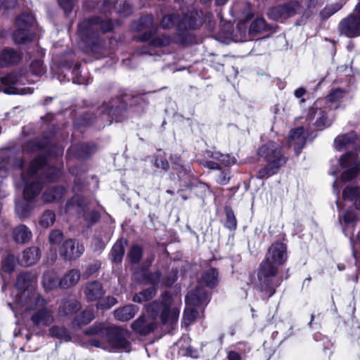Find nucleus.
<instances>
[{
  "label": "nucleus",
  "mask_w": 360,
  "mask_h": 360,
  "mask_svg": "<svg viewBox=\"0 0 360 360\" xmlns=\"http://www.w3.org/2000/svg\"><path fill=\"white\" fill-rule=\"evenodd\" d=\"M23 151L37 153V157L30 164L27 171L21 173V186H24L23 198L16 200L15 212L20 217H27L32 210L33 202L42 189L44 181H54L61 175L60 169L47 164L48 158L59 157L63 154L61 146H52L49 139H35L27 142Z\"/></svg>",
  "instance_id": "obj_1"
},
{
  "label": "nucleus",
  "mask_w": 360,
  "mask_h": 360,
  "mask_svg": "<svg viewBox=\"0 0 360 360\" xmlns=\"http://www.w3.org/2000/svg\"><path fill=\"white\" fill-rule=\"evenodd\" d=\"M288 258L287 247L281 242L273 243L268 249L265 259L261 263L257 274V288L271 297L276 288L281 284L278 277V265L285 262Z\"/></svg>",
  "instance_id": "obj_2"
},
{
  "label": "nucleus",
  "mask_w": 360,
  "mask_h": 360,
  "mask_svg": "<svg viewBox=\"0 0 360 360\" xmlns=\"http://www.w3.org/2000/svg\"><path fill=\"white\" fill-rule=\"evenodd\" d=\"M8 305L15 317L18 314H29L31 322L36 327H47L54 322V309L48 305L47 301L40 295H34L18 307H13L9 302Z\"/></svg>",
  "instance_id": "obj_3"
},
{
  "label": "nucleus",
  "mask_w": 360,
  "mask_h": 360,
  "mask_svg": "<svg viewBox=\"0 0 360 360\" xmlns=\"http://www.w3.org/2000/svg\"><path fill=\"white\" fill-rule=\"evenodd\" d=\"M181 298L165 292L161 302H153L148 306V311L158 317L162 330L169 333L176 329L180 313Z\"/></svg>",
  "instance_id": "obj_4"
},
{
  "label": "nucleus",
  "mask_w": 360,
  "mask_h": 360,
  "mask_svg": "<svg viewBox=\"0 0 360 360\" xmlns=\"http://www.w3.org/2000/svg\"><path fill=\"white\" fill-rule=\"evenodd\" d=\"M110 20H102L98 18L85 20L78 25V33L85 45V51L94 54H101L104 50V42L99 38V30L102 33L111 31Z\"/></svg>",
  "instance_id": "obj_5"
},
{
  "label": "nucleus",
  "mask_w": 360,
  "mask_h": 360,
  "mask_svg": "<svg viewBox=\"0 0 360 360\" xmlns=\"http://www.w3.org/2000/svg\"><path fill=\"white\" fill-rule=\"evenodd\" d=\"M86 335H98L105 338L108 349L113 352H130V332L119 326L105 327L103 324H95L84 331Z\"/></svg>",
  "instance_id": "obj_6"
},
{
  "label": "nucleus",
  "mask_w": 360,
  "mask_h": 360,
  "mask_svg": "<svg viewBox=\"0 0 360 360\" xmlns=\"http://www.w3.org/2000/svg\"><path fill=\"white\" fill-rule=\"evenodd\" d=\"M258 155L266 162V165L258 171V179H266L276 174L287 162V158L282 153V146L272 141L263 145L259 149Z\"/></svg>",
  "instance_id": "obj_7"
},
{
  "label": "nucleus",
  "mask_w": 360,
  "mask_h": 360,
  "mask_svg": "<svg viewBox=\"0 0 360 360\" xmlns=\"http://www.w3.org/2000/svg\"><path fill=\"white\" fill-rule=\"evenodd\" d=\"M359 171L358 157L356 153L348 152L342 155L337 165L333 166L330 174L337 177L333 183V191L339 195L341 186L340 182H346L354 179Z\"/></svg>",
  "instance_id": "obj_8"
},
{
  "label": "nucleus",
  "mask_w": 360,
  "mask_h": 360,
  "mask_svg": "<svg viewBox=\"0 0 360 360\" xmlns=\"http://www.w3.org/2000/svg\"><path fill=\"white\" fill-rule=\"evenodd\" d=\"M212 16L209 13L204 15L202 11L192 8L181 20L179 19V15H165L161 20V25L164 29H169L176 25L179 30H195L207 20L210 21Z\"/></svg>",
  "instance_id": "obj_9"
},
{
  "label": "nucleus",
  "mask_w": 360,
  "mask_h": 360,
  "mask_svg": "<svg viewBox=\"0 0 360 360\" xmlns=\"http://www.w3.org/2000/svg\"><path fill=\"white\" fill-rule=\"evenodd\" d=\"M210 301L208 293L201 287L189 292L186 296V308L184 312L185 324L189 325L196 319L198 312L197 307L207 304Z\"/></svg>",
  "instance_id": "obj_10"
},
{
  "label": "nucleus",
  "mask_w": 360,
  "mask_h": 360,
  "mask_svg": "<svg viewBox=\"0 0 360 360\" xmlns=\"http://www.w3.org/2000/svg\"><path fill=\"white\" fill-rule=\"evenodd\" d=\"M27 82L26 74L21 70L18 73H9L0 78V91L7 94H31L34 89L30 86L22 87Z\"/></svg>",
  "instance_id": "obj_11"
},
{
  "label": "nucleus",
  "mask_w": 360,
  "mask_h": 360,
  "mask_svg": "<svg viewBox=\"0 0 360 360\" xmlns=\"http://www.w3.org/2000/svg\"><path fill=\"white\" fill-rule=\"evenodd\" d=\"M17 293L14 298V306L18 307L34 295H39L35 290L34 278L31 274L23 272L18 275L15 283Z\"/></svg>",
  "instance_id": "obj_12"
},
{
  "label": "nucleus",
  "mask_w": 360,
  "mask_h": 360,
  "mask_svg": "<svg viewBox=\"0 0 360 360\" xmlns=\"http://www.w3.org/2000/svg\"><path fill=\"white\" fill-rule=\"evenodd\" d=\"M128 99L129 96L125 95L112 98L110 101L103 103L98 109V117L102 120H106L108 122V124L112 122L109 119L110 117L115 119L116 122L120 121V117L127 108L126 103Z\"/></svg>",
  "instance_id": "obj_13"
},
{
  "label": "nucleus",
  "mask_w": 360,
  "mask_h": 360,
  "mask_svg": "<svg viewBox=\"0 0 360 360\" xmlns=\"http://www.w3.org/2000/svg\"><path fill=\"white\" fill-rule=\"evenodd\" d=\"M157 29L155 30H149L145 32L141 37V41H149L148 46H143L137 49L136 53L139 55H153V49L155 48H161L170 44L172 39L167 35L156 36Z\"/></svg>",
  "instance_id": "obj_14"
},
{
  "label": "nucleus",
  "mask_w": 360,
  "mask_h": 360,
  "mask_svg": "<svg viewBox=\"0 0 360 360\" xmlns=\"http://www.w3.org/2000/svg\"><path fill=\"white\" fill-rule=\"evenodd\" d=\"M302 6L298 1H292L288 3L271 8L268 11V16L276 21H283L292 18L300 13Z\"/></svg>",
  "instance_id": "obj_15"
},
{
  "label": "nucleus",
  "mask_w": 360,
  "mask_h": 360,
  "mask_svg": "<svg viewBox=\"0 0 360 360\" xmlns=\"http://www.w3.org/2000/svg\"><path fill=\"white\" fill-rule=\"evenodd\" d=\"M356 15H350L342 19L338 25L341 34L353 38L360 35V2L356 5Z\"/></svg>",
  "instance_id": "obj_16"
},
{
  "label": "nucleus",
  "mask_w": 360,
  "mask_h": 360,
  "mask_svg": "<svg viewBox=\"0 0 360 360\" xmlns=\"http://www.w3.org/2000/svg\"><path fill=\"white\" fill-rule=\"evenodd\" d=\"M206 156L212 160L206 161L203 165L210 169L221 170L222 167H230L236 162L234 158L216 150H207Z\"/></svg>",
  "instance_id": "obj_17"
},
{
  "label": "nucleus",
  "mask_w": 360,
  "mask_h": 360,
  "mask_svg": "<svg viewBox=\"0 0 360 360\" xmlns=\"http://www.w3.org/2000/svg\"><path fill=\"white\" fill-rule=\"evenodd\" d=\"M308 119L316 127L320 129L328 127L333 123V119L328 117L326 109L321 108L319 101L309 109Z\"/></svg>",
  "instance_id": "obj_18"
},
{
  "label": "nucleus",
  "mask_w": 360,
  "mask_h": 360,
  "mask_svg": "<svg viewBox=\"0 0 360 360\" xmlns=\"http://www.w3.org/2000/svg\"><path fill=\"white\" fill-rule=\"evenodd\" d=\"M84 252L83 245L74 239L66 240L59 249L60 255L68 261L79 258Z\"/></svg>",
  "instance_id": "obj_19"
},
{
  "label": "nucleus",
  "mask_w": 360,
  "mask_h": 360,
  "mask_svg": "<svg viewBox=\"0 0 360 360\" xmlns=\"http://www.w3.org/2000/svg\"><path fill=\"white\" fill-rule=\"evenodd\" d=\"M86 210H88L87 203L79 195H75L68 200L65 207L66 214L79 217H84Z\"/></svg>",
  "instance_id": "obj_20"
},
{
  "label": "nucleus",
  "mask_w": 360,
  "mask_h": 360,
  "mask_svg": "<svg viewBox=\"0 0 360 360\" xmlns=\"http://www.w3.org/2000/svg\"><path fill=\"white\" fill-rule=\"evenodd\" d=\"M86 299L89 302L100 300L105 294L103 286L100 281H94L86 283L82 288Z\"/></svg>",
  "instance_id": "obj_21"
},
{
  "label": "nucleus",
  "mask_w": 360,
  "mask_h": 360,
  "mask_svg": "<svg viewBox=\"0 0 360 360\" xmlns=\"http://www.w3.org/2000/svg\"><path fill=\"white\" fill-rule=\"evenodd\" d=\"M288 142L290 146L294 147L295 152L298 155L306 143L304 129L301 127L291 130L288 138Z\"/></svg>",
  "instance_id": "obj_22"
},
{
  "label": "nucleus",
  "mask_w": 360,
  "mask_h": 360,
  "mask_svg": "<svg viewBox=\"0 0 360 360\" xmlns=\"http://www.w3.org/2000/svg\"><path fill=\"white\" fill-rule=\"evenodd\" d=\"M157 325L154 321H147L144 316H139L132 322L131 328L141 335H147L152 333Z\"/></svg>",
  "instance_id": "obj_23"
},
{
  "label": "nucleus",
  "mask_w": 360,
  "mask_h": 360,
  "mask_svg": "<svg viewBox=\"0 0 360 360\" xmlns=\"http://www.w3.org/2000/svg\"><path fill=\"white\" fill-rule=\"evenodd\" d=\"M21 60L20 53L10 48L0 50V67L6 68L17 64Z\"/></svg>",
  "instance_id": "obj_24"
},
{
  "label": "nucleus",
  "mask_w": 360,
  "mask_h": 360,
  "mask_svg": "<svg viewBox=\"0 0 360 360\" xmlns=\"http://www.w3.org/2000/svg\"><path fill=\"white\" fill-rule=\"evenodd\" d=\"M357 136L354 131L338 136L334 140V146L338 150L352 148L356 145Z\"/></svg>",
  "instance_id": "obj_25"
},
{
  "label": "nucleus",
  "mask_w": 360,
  "mask_h": 360,
  "mask_svg": "<svg viewBox=\"0 0 360 360\" xmlns=\"http://www.w3.org/2000/svg\"><path fill=\"white\" fill-rule=\"evenodd\" d=\"M139 309V307L135 304H127L115 309L114 317L120 321H128L135 316Z\"/></svg>",
  "instance_id": "obj_26"
},
{
  "label": "nucleus",
  "mask_w": 360,
  "mask_h": 360,
  "mask_svg": "<svg viewBox=\"0 0 360 360\" xmlns=\"http://www.w3.org/2000/svg\"><path fill=\"white\" fill-rule=\"evenodd\" d=\"M96 150L94 145L88 143H79L72 145L68 150L69 155H74L79 159H85L88 158Z\"/></svg>",
  "instance_id": "obj_27"
},
{
  "label": "nucleus",
  "mask_w": 360,
  "mask_h": 360,
  "mask_svg": "<svg viewBox=\"0 0 360 360\" xmlns=\"http://www.w3.org/2000/svg\"><path fill=\"white\" fill-rule=\"evenodd\" d=\"M66 193V189L61 186H53L48 188L42 195L46 202H54L60 200Z\"/></svg>",
  "instance_id": "obj_28"
},
{
  "label": "nucleus",
  "mask_w": 360,
  "mask_h": 360,
  "mask_svg": "<svg viewBox=\"0 0 360 360\" xmlns=\"http://www.w3.org/2000/svg\"><path fill=\"white\" fill-rule=\"evenodd\" d=\"M190 338L187 335L182 336L178 340L176 346L179 348V354L196 359L199 356V352L190 346Z\"/></svg>",
  "instance_id": "obj_29"
},
{
  "label": "nucleus",
  "mask_w": 360,
  "mask_h": 360,
  "mask_svg": "<svg viewBox=\"0 0 360 360\" xmlns=\"http://www.w3.org/2000/svg\"><path fill=\"white\" fill-rule=\"evenodd\" d=\"M13 236L16 243L24 244L31 240L32 233L27 226L20 224L13 229Z\"/></svg>",
  "instance_id": "obj_30"
},
{
  "label": "nucleus",
  "mask_w": 360,
  "mask_h": 360,
  "mask_svg": "<svg viewBox=\"0 0 360 360\" xmlns=\"http://www.w3.org/2000/svg\"><path fill=\"white\" fill-rule=\"evenodd\" d=\"M80 271L78 269H71L68 271L60 280V286L63 288H68L75 285L80 279Z\"/></svg>",
  "instance_id": "obj_31"
},
{
  "label": "nucleus",
  "mask_w": 360,
  "mask_h": 360,
  "mask_svg": "<svg viewBox=\"0 0 360 360\" xmlns=\"http://www.w3.org/2000/svg\"><path fill=\"white\" fill-rule=\"evenodd\" d=\"M57 273L54 270H48L44 272L42 277V284L46 290H51L60 286Z\"/></svg>",
  "instance_id": "obj_32"
},
{
  "label": "nucleus",
  "mask_w": 360,
  "mask_h": 360,
  "mask_svg": "<svg viewBox=\"0 0 360 360\" xmlns=\"http://www.w3.org/2000/svg\"><path fill=\"white\" fill-rule=\"evenodd\" d=\"M40 257L39 250L37 247H32L26 249L21 258V262L26 266L34 264Z\"/></svg>",
  "instance_id": "obj_33"
},
{
  "label": "nucleus",
  "mask_w": 360,
  "mask_h": 360,
  "mask_svg": "<svg viewBox=\"0 0 360 360\" xmlns=\"http://www.w3.org/2000/svg\"><path fill=\"white\" fill-rule=\"evenodd\" d=\"M342 200L354 201L356 208L360 210V187H346L342 192Z\"/></svg>",
  "instance_id": "obj_34"
},
{
  "label": "nucleus",
  "mask_w": 360,
  "mask_h": 360,
  "mask_svg": "<svg viewBox=\"0 0 360 360\" xmlns=\"http://www.w3.org/2000/svg\"><path fill=\"white\" fill-rule=\"evenodd\" d=\"M81 309V304L77 300L64 302L59 307V314L62 316L72 314Z\"/></svg>",
  "instance_id": "obj_35"
},
{
  "label": "nucleus",
  "mask_w": 360,
  "mask_h": 360,
  "mask_svg": "<svg viewBox=\"0 0 360 360\" xmlns=\"http://www.w3.org/2000/svg\"><path fill=\"white\" fill-rule=\"evenodd\" d=\"M126 241L118 240L112 246L111 250L112 262L120 263L122 262L124 254V245Z\"/></svg>",
  "instance_id": "obj_36"
},
{
  "label": "nucleus",
  "mask_w": 360,
  "mask_h": 360,
  "mask_svg": "<svg viewBox=\"0 0 360 360\" xmlns=\"http://www.w3.org/2000/svg\"><path fill=\"white\" fill-rule=\"evenodd\" d=\"M94 319L93 309H86L75 318L73 327H81L90 323Z\"/></svg>",
  "instance_id": "obj_37"
},
{
  "label": "nucleus",
  "mask_w": 360,
  "mask_h": 360,
  "mask_svg": "<svg viewBox=\"0 0 360 360\" xmlns=\"http://www.w3.org/2000/svg\"><path fill=\"white\" fill-rule=\"evenodd\" d=\"M49 335L64 342H69L71 340V337L68 330L65 328L60 327L58 326H53L51 327L49 330Z\"/></svg>",
  "instance_id": "obj_38"
},
{
  "label": "nucleus",
  "mask_w": 360,
  "mask_h": 360,
  "mask_svg": "<svg viewBox=\"0 0 360 360\" xmlns=\"http://www.w3.org/2000/svg\"><path fill=\"white\" fill-rule=\"evenodd\" d=\"M33 39V34L29 29L19 28L13 33V39L15 44H22Z\"/></svg>",
  "instance_id": "obj_39"
},
{
  "label": "nucleus",
  "mask_w": 360,
  "mask_h": 360,
  "mask_svg": "<svg viewBox=\"0 0 360 360\" xmlns=\"http://www.w3.org/2000/svg\"><path fill=\"white\" fill-rule=\"evenodd\" d=\"M201 281L210 288H214L218 283V273L215 269H210L201 276Z\"/></svg>",
  "instance_id": "obj_40"
},
{
  "label": "nucleus",
  "mask_w": 360,
  "mask_h": 360,
  "mask_svg": "<svg viewBox=\"0 0 360 360\" xmlns=\"http://www.w3.org/2000/svg\"><path fill=\"white\" fill-rule=\"evenodd\" d=\"M35 19L33 15L30 13H23L18 16L15 23L18 27L29 29L34 23Z\"/></svg>",
  "instance_id": "obj_41"
},
{
  "label": "nucleus",
  "mask_w": 360,
  "mask_h": 360,
  "mask_svg": "<svg viewBox=\"0 0 360 360\" xmlns=\"http://www.w3.org/2000/svg\"><path fill=\"white\" fill-rule=\"evenodd\" d=\"M136 30L141 31L145 29H149V30H155L158 29L153 23V18L151 15H147L141 17L137 22Z\"/></svg>",
  "instance_id": "obj_42"
},
{
  "label": "nucleus",
  "mask_w": 360,
  "mask_h": 360,
  "mask_svg": "<svg viewBox=\"0 0 360 360\" xmlns=\"http://www.w3.org/2000/svg\"><path fill=\"white\" fill-rule=\"evenodd\" d=\"M156 293V288L150 287L146 290L136 294L133 297V301L135 302L141 303L151 299Z\"/></svg>",
  "instance_id": "obj_43"
},
{
  "label": "nucleus",
  "mask_w": 360,
  "mask_h": 360,
  "mask_svg": "<svg viewBox=\"0 0 360 360\" xmlns=\"http://www.w3.org/2000/svg\"><path fill=\"white\" fill-rule=\"evenodd\" d=\"M347 91L342 89H333L326 97V101L327 103H338L344 96L346 95Z\"/></svg>",
  "instance_id": "obj_44"
},
{
  "label": "nucleus",
  "mask_w": 360,
  "mask_h": 360,
  "mask_svg": "<svg viewBox=\"0 0 360 360\" xmlns=\"http://www.w3.org/2000/svg\"><path fill=\"white\" fill-rule=\"evenodd\" d=\"M56 221L55 212L52 210H46L41 216L39 224L44 228L52 226Z\"/></svg>",
  "instance_id": "obj_45"
},
{
  "label": "nucleus",
  "mask_w": 360,
  "mask_h": 360,
  "mask_svg": "<svg viewBox=\"0 0 360 360\" xmlns=\"http://www.w3.org/2000/svg\"><path fill=\"white\" fill-rule=\"evenodd\" d=\"M225 212H226L225 226L230 230L236 229V226H237V221H236L235 214L233 213V211L229 207H226Z\"/></svg>",
  "instance_id": "obj_46"
},
{
  "label": "nucleus",
  "mask_w": 360,
  "mask_h": 360,
  "mask_svg": "<svg viewBox=\"0 0 360 360\" xmlns=\"http://www.w3.org/2000/svg\"><path fill=\"white\" fill-rule=\"evenodd\" d=\"M240 8L242 11L241 20L247 22L253 17V13L250 4L248 3H242L239 5L236 6L235 9Z\"/></svg>",
  "instance_id": "obj_47"
},
{
  "label": "nucleus",
  "mask_w": 360,
  "mask_h": 360,
  "mask_svg": "<svg viewBox=\"0 0 360 360\" xmlns=\"http://www.w3.org/2000/svg\"><path fill=\"white\" fill-rule=\"evenodd\" d=\"M162 276L158 271L154 273H146L143 276V282L146 284H151V287H155L161 281Z\"/></svg>",
  "instance_id": "obj_48"
},
{
  "label": "nucleus",
  "mask_w": 360,
  "mask_h": 360,
  "mask_svg": "<svg viewBox=\"0 0 360 360\" xmlns=\"http://www.w3.org/2000/svg\"><path fill=\"white\" fill-rule=\"evenodd\" d=\"M342 6V4L338 3L327 6L321 11L320 15L324 20L328 19L332 15L340 11Z\"/></svg>",
  "instance_id": "obj_49"
},
{
  "label": "nucleus",
  "mask_w": 360,
  "mask_h": 360,
  "mask_svg": "<svg viewBox=\"0 0 360 360\" xmlns=\"http://www.w3.org/2000/svg\"><path fill=\"white\" fill-rule=\"evenodd\" d=\"M142 254V248L140 246L133 245L128 253V257L131 263L136 264L141 260Z\"/></svg>",
  "instance_id": "obj_50"
},
{
  "label": "nucleus",
  "mask_w": 360,
  "mask_h": 360,
  "mask_svg": "<svg viewBox=\"0 0 360 360\" xmlns=\"http://www.w3.org/2000/svg\"><path fill=\"white\" fill-rule=\"evenodd\" d=\"M266 28V22L263 18H256L250 26V32L252 34L259 33Z\"/></svg>",
  "instance_id": "obj_51"
},
{
  "label": "nucleus",
  "mask_w": 360,
  "mask_h": 360,
  "mask_svg": "<svg viewBox=\"0 0 360 360\" xmlns=\"http://www.w3.org/2000/svg\"><path fill=\"white\" fill-rule=\"evenodd\" d=\"M30 70L33 75L41 76L46 72L43 62L41 60H35L30 65Z\"/></svg>",
  "instance_id": "obj_52"
},
{
  "label": "nucleus",
  "mask_w": 360,
  "mask_h": 360,
  "mask_svg": "<svg viewBox=\"0 0 360 360\" xmlns=\"http://www.w3.org/2000/svg\"><path fill=\"white\" fill-rule=\"evenodd\" d=\"M356 214L352 210H347L343 215L339 216V221L342 225L348 226L349 224L353 223L356 220Z\"/></svg>",
  "instance_id": "obj_53"
},
{
  "label": "nucleus",
  "mask_w": 360,
  "mask_h": 360,
  "mask_svg": "<svg viewBox=\"0 0 360 360\" xmlns=\"http://www.w3.org/2000/svg\"><path fill=\"white\" fill-rule=\"evenodd\" d=\"M15 266V260L13 255H8L2 262V269L4 272L11 273Z\"/></svg>",
  "instance_id": "obj_54"
},
{
  "label": "nucleus",
  "mask_w": 360,
  "mask_h": 360,
  "mask_svg": "<svg viewBox=\"0 0 360 360\" xmlns=\"http://www.w3.org/2000/svg\"><path fill=\"white\" fill-rule=\"evenodd\" d=\"M219 174L216 176V181L221 185H226L230 181V170L225 169L219 170Z\"/></svg>",
  "instance_id": "obj_55"
},
{
  "label": "nucleus",
  "mask_w": 360,
  "mask_h": 360,
  "mask_svg": "<svg viewBox=\"0 0 360 360\" xmlns=\"http://www.w3.org/2000/svg\"><path fill=\"white\" fill-rule=\"evenodd\" d=\"M72 74L74 75L73 82L78 84H88L89 82H86L85 79L82 77L80 71V65L77 63L72 69Z\"/></svg>",
  "instance_id": "obj_56"
},
{
  "label": "nucleus",
  "mask_w": 360,
  "mask_h": 360,
  "mask_svg": "<svg viewBox=\"0 0 360 360\" xmlns=\"http://www.w3.org/2000/svg\"><path fill=\"white\" fill-rule=\"evenodd\" d=\"M63 239V233L59 229H54L49 233V241L51 244L56 245Z\"/></svg>",
  "instance_id": "obj_57"
},
{
  "label": "nucleus",
  "mask_w": 360,
  "mask_h": 360,
  "mask_svg": "<svg viewBox=\"0 0 360 360\" xmlns=\"http://www.w3.org/2000/svg\"><path fill=\"white\" fill-rule=\"evenodd\" d=\"M117 303V300L115 297L108 296L103 301H100L97 303L96 307L97 309H110L112 306L115 305Z\"/></svg>",
  "instance_id": "obj_58"
},
{
  "label": "nucleus",
  "mask_w": 360,
  "mask_h": 360,
  "mask_svg": "<svg viewBox=\"0 0 360 360\" xmlns=\"http://www.w3.org/2000/svg\"><path fill=\"white\" fill-rule=\"evenodd\" d=\"M101 267V262L99 261H94L93 263L89 264L87 267L84 276L89 277L90 276L95 274Z\"/></svg>",
  "instance_id": "obj_59"
},
{
  "label": "nucleus",
  "mask_w": 360,
  "mask_h": 360,
  "mask_svg": "<svg viewBox=\"0 0 360 360\" xmlns=\"http://www.w3.org/2000/svg\"><path fill=\"white\" fill-rule=\"evenodd\" d=\"M18 5L17 0H0V9L8 10L14 8Z\"/></svg>",
  "instance_id": "obj_60"
},
{
  "label": "nucleus",
  "mask_w": 360,
  "mask_h": 360,
  "mask_svg": "<svg viewBox=\"0 0 360 360\" xmlns=\"http://www.w3.org/2000/svg\"><path fill=\"white\" fill-rule=\"evenodd\" d=\"M117 4H119L120 6H123V10L119 11V12L122 13L123 15H128L132 12L131 6L129 5V4L127 2L126 0H120L117 2Z\"/></svg>",
  "instance_id": "obj_61"
},
{
  "label": "nucleus",
  "mask_w": 360,
  "mask_h": 360,
  "mask_svg": "<svg viewBox=\"0 0 360 360\" xmlns=\"http://www.w3.org/2000/svg\"><path fill=\"white\" fill-rule=\"evenodd\" d=\"M60 6L64 10L65 13L71 12L72 9V0H58Z\"/></svg>",
  "instance_id": "obj_62"
},
{
  "label": "nucleus",
  "mask_w": 360,
  "mask_h": 360,
  "mask_svg": "<svg viewBox=\"0 0 360 360\" xmlns=\"http://www.w3.org/2000/svg\"><path fill=\"white\" fill-rule=\"evenodd\" d=\"M155 166L158 169L167 171L169 168V163L162 158H157L155 160Z\"/></svg>",
  "instance_id": "obj_63"
},
{
  "label": "nucleus",
  "mask_w": 360,
  "mask_h": 360,
  "mask_svg": "<svg viewBox=\"0 0 360 360\" xmlns=\"http://www.w3.org/2000/svg\"><path fill=\"white\" fill-rule=\"evenodd\" d=\"M86 221H89L91 223H94L99 219V214L97 212L92 211L91 213L87 214V212H86L84 217H83Z\"/></svg>",
  "instance_id": "obj_64"
}]
</instances>
